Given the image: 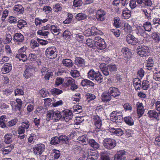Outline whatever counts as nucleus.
I'll return each mask as SVG.
<instances>
[{
  "label": "nucleus",
  "instance_id": "f257e3e1",
  "mask_svg": "<svg viewBox=\"0 0 160 160\" xmlns=\"http://www.w3.org/2000/svg\"><path fill=\"white\" fill-rule=\"evenodd\" d=\"M104 64H101L100 65V68L103 74L105 76H108L109 73H114L117 71V65L114 64H109L105 66Z\"/></svg>",
  "mask_w": 160,
  "mask_h": 160
},
{
  "label": "nucleus",
  "instance_id": "f03ea898",
  "mask_svg": "<svg viewBox=\"0 0 160 160\" xmlns=\"http://www.w3.org/2000/svg\"><path fill=\"white\" fill-rule=\"evenodd\" d=\"M87 76L90 79L95 80L99 83L102 81L103 78L101 73L98 71L95 72L93 69L89 71L87 73Z\"/></svg>",
  "mask_w": 160,
  "mask_h": 160
},
{
  "label": "nucleus",
  "instance_id": "7ed1b4c3",
  "mask_svg": "<svg viewBox=\"0 0 160 160\" xmlns=\"http://www.w3.org/2000/svg\"><path fill=\"white\" fill-rule=\"evenodd\" d=\"M62 112H60L58 111H50L47 114L46 120L49 121L52 120L57 122L62 118Z\"/></svg>",
  "mask_w": 160,
  "mask_h": 160
},
{
  "label": "nucleus",
  "instance_id": "20e7f679",
  "mask_svg": "<svg viewBox=\"0 0 160 160\" xmlns=\"http://www.w3.org/2000/svg\"><path fill=\"white\" fill-rule=\"evenodd\" d=\"M62 86L65 88H68L70 86L71 89L72 90L76 89L78 88L75 84V80L70 77L64 80Z\"/></svg>",
  "mask_w": 160,
  "mask_h": 160
},
{
  "label": "nucleus",
  "instance_id": "39448f33",
  "mask_svg": "<svg viewBox=\"0 0 160 160\" xmlns=\"http://www.w3.org/2000/svg\"><path fill=\"white\" fill-rule=\"evenodd\" d=\"M58 51L55 47H50L45 51V55L47 57L50 59L55 58L57 56Z\"/></svg>",
  "mask_w": 160,
  "mask_h": 160
},
{
  "label": "nucleus",
  "instance_id": "423d86ee",
  "mask_svg": "<svg viewBox=\"0 0 160 160\" xmlns=\"http://www.w3.org/2000/svg\"><path fill=\"white\" fill-rule=\"evenodd\" d=\"M34 69V67L31 64L27 63L25 64V70L24 72L23 76L26 79L30 78L32 75V72Z\"/></svg>",
  "mask_w": 160,
  "mask_h": 160
},
{
  "label": "nucleus",
  "instance_id": "0eeeda50",
  "mask_svg": "<svg viewBox=\"0 0 160 160\" xmlns=\"http://www.w3.org/2000/svg\"><path fill=\"white\" fill-rule=\"evenodd\" d=\"M137 50L138 55L141 57L147 56L149 54L150 49L148 46H138Z\"/></svg>",
  "mask_w": 160,
  "mask_h": 160
},
{
  "label": "nucleus",
  "instance_id": "6e6552de",
  "mask_svg": "<svg viewBox=\"0 0 160 160\" xmlns=\"http://www.w3.org/2000/svg\"><path fill=\"white\" fill-rule=\"evenodd\" d=\"M116 144L115 140L110 138H106L103 141V144L104 147L108 149H111L113 148Z\"/></svg>",
  "mask_w": 160,
  "mask_h": 160
},
{
  "label": "nucleus",
  "instance_id": "1a4fd4ad",
  "mask_svg": "<svg viewBox=\"0 0 160 160\" xmlns=\"http://www.w3.org/2000/svg\"><path fill=\"white\" fill-rule=\"evenodd\" d=\"M96 47L100 50H103L106 48V44L104 40L99 37H96L94 40Z\"/></svg>",
  "mask_w": 160,
  "mask_h": 160
},
{
  "label": "nucleus",
  "instance_id": "9d476101",
  "mask_svg": "<svg viewBox=\"0 0 160 160\" xmlns=\"http://www.w3.org/2000/svg\"><path fill=\"white\" fill-rule=\"evenodd\" d=\"M13 40L15 43L17 45H20L25 40L24 36L20 32L15 33L13 36Z\"/></svg>",
  "mask_w": 160,
  "mask_h": 160
},
{
  "label": "nucleus",
  "instance_id": "9b49d317",
  "mask_svg": "<svg viewBox=\"0 0 160 160\" xmlns=\"http://www.w3.org/2000/svg\"><path fill=\"white\" fill-rule=\"evenodd\" d=\"M45 145L42 143L37 144L33 148L34 153L39 156H40L45 151Z\"/></svg>",
  "mask_w": 160,
  "mask_h": 160
},
{
  "label": "nucleus",
  "instance_id": "f8f14e48",
  "mask_svg": "<svg viewBox=\"0 0 160 160\" xmlns=\"http://www.w3.org/2000/svg\"><path fill=\"white\" fill-rule=\"evenodd\" d=\"M119 114V113L116 111H114L112 112L110 114L111 120L116 123H121L122 120V117Z\"/></svg>",
  "mask_w": 160,
  "mask_h": 160
},
{
  "label": "nucleus",
  "instance_id": "ddd939ff",
  "mask_svg": "<svg viewBox=\"0 0 160 160\" xmlns=\"http://www.w3.org/2000/svg\"><path fill=\"white\" fill-rule=\"evenodd\" d=\"M72 117V113L70 111L66 110L62 112L61 119L66 122H68L71 120Z\"/></svg>",
  "mask_w": 160,
  "mask_h": 160
},
{
  "label": "nucleus",
  "instance_id": "4468645a",
  "mask_svg": "<svg viewBox=\"0 0 160 160\" xmlns=\"http://www.w3.org/2000/svg\"><path fill=\"white\" fill-rule=\"evenodd\" d=\"M106 12L103 10L99 9L98 10L96 14V17L98 21H103L105 19Z\"/></svg>",
  "mask_w": 160,
  "mask_h": 160
},
{
  "label": "nucleus",
  "instance_id": "2eb2a0df",
  "mask_svg": "<svg viewBox=\"0 0 160 160\" xmlns=\"http://www.w3.org/2000/svg\"><path fill=\"white\" fill-rule=\"evenodd\" d=\"M136 107L137 110V113L139 118L142 117L144 112V108L143 104L139 102H137Z\"/></svg>",
  "mask_w": 160,
  "mask_h": 160
},
{
  "label": "nucleus",
  "instance_id": "dca6fc26",
  "mask_svg": "<svg viewBox=\"0 0 160 160\" xmlns=\"http://www.w3.org/2000/svg\"><path fill=\"white\" fill-rule=\"evenodd\" d=\"M93 120L94 124L98 129H101L102 125V121L100 118L97 115L93 116Z\"/></svg>",
  "mask_w": 160,
  "mask_h": 160
},
{
  "label": "nucleus",
  "instance_id": "f3484780",
  "mask_svg": "<svg viewBox=\"0 0 160 160\" xmlns=\"http://www.w3.org/2000/svg\"><path fill=\"white\" fill-rule=\"evenodd\" d=\"M126 39L128 43L132 45H136L138 43V39L131 34H129L126 37Z\"/></svg>",
  "mask_w": 160,
  "mask_h": 160
},
{
  "label": "nucleus",
  "instance_id": "a211bd4d",
  "mask_svg": "<svg viewBox=\"0 0 160 160\" xmlns=\"http://www.w3.org/2000/svg\"><path fill=\"white\" fill-rule=\"evenodd\" d=\"M109 131L111 134H113L118 136H122L124 134V131L120 128H110Z\"/></svg>",
  "mask_w": 160,
  "mask_h": 160
},
{
  "label": "nucleus",
  "instance_id": "6ab92c4d",
  "mask_svg": "<svg viewBox=\"0 0 160 160\" xmlns=\"http://www.w3.org/2000/svg\"><path fill=\"white\" fill-rule=\"evenodd\" d=\"M139 6L142 7L151 6L152 5L151 0H136Z\"/></svg>",
  "mask_w": 160,
  "mask_h": 160
},
{
  "label": "nucleus",
  "instance_id": "aec40b11",
  "mask_svg": "<svg viewBox=\"0 0 160 160\" xmlns=\"http://www.w3.org/2000/svg\"><path fill=\"white\" fill-rule=\"evenodd\" d=\"M108 92L111 96L114 98L120 95V92L118 89L115 87H110L108 90Z\"/></svg>",
  "mask_w": 160,
  "mask_h": 160
},
{
  "label": "nucleus",
  "instance_id": "412c9836",
  "mask_svg": "<svg viewBox=\"0 0 160 160\" xmlns=\"http://www.w3.org/2000/svg\"><path fill=\"white\" fill-rule=\"evenodd\" d=\"M74 64L78 67L83 68L85 66L84 60L80 57H77L74 60Z\"/></svg>",
  "mask_w": 160,
  "mask_h": 160
},
{
  "label": "nucleus",
  "instance_id": "4be33fe9",
  "mask_svg": "<svg viewBox=\"0 0 160 160\" xmlns=\"http://www.w3.org/2000/svg\"><path fill=\"white\" fill-rule=\"evenodd\" d=\"M14 13L17 15L22 14L24 11V8L21 5H17L13 8Z\"/></svg>",
  "mask_w": 160,
  "mask_h": 160
},
{
  "label": "nucleus",
  "instance_id": "5701e85b",
  "mask_svg": "<svg viewBox=\"0 0 160 160\" xmlns=\"http://www.w3.org/2000/svg\"><path fill=\"white\" fill-rule=\"evenodd\" d=\"M125 154V152L124 150H121L118 152L114 156V160H124L125 157L124 156Z\"/></svg>",
  "mask_w": 160,
  "mask_h": 160
},
{
  "label": "nucleus",
  "instance_id": "b1692460",
  "mask_svg": "<svg viewBox=\"0 0 160 160\" xmlns=\"http://www.w3.org/2000/svg\"><path fill=\"white\" fill-rule=\"evenodd\" d=\"M141 81L139 78H134L133 81V85L136 90H139L141 88Z\"/></svg>",
  "mask_w": 160,
  "mask_h": 160
},
{
  "label": "nucleus",
  "instance_id": "393cba45",
  "mask_svg": "<svg viewBox=\"0 0 160 160\" xmlns=\"http://www.w3.org/2000/svg\"><path fill=\"white\" fill-rule=\"evenodd\" d=\"M12 69L11 64L9 63L5 64L3 67L2 68V71L3 73H7L9 72Z\"/></svg>",
  "mask_w": 160,
  "mask_h": 160
},
{
  "label": "nucleus",
  "instance_id": "a878e982",
  "mask_svg": "<svg viewBox=\"0 0 160 160\" xmlns=\"http://www.w3.org/2000/svg\"><path fill=\"white\" fill-rule=\"evenodd\" d=\"M112 98L109 92H105L102 93L101 95V99L104 102H109L111 99Z\"/></svg>",
  "mask_w": 160,
  "mask_h": 160
},
{
  "label": "nucleus",
  "instance_id": "bb28decb",
  "mask_svg": "<svg viewBox=\"0 0 160 160\" xmlns=\"http://www.w3.org/2000/svg\"><path fill=\"white\" fill-rule=\"evenodd\" d=\"M148 116L150 118H154L158 121L160 119L159 115L156 111L150 110H149L147 113Z\"/></svg>",
  "mask_w": 160,
  "mask_h": 160
},
{
  "label": "nucleus",
  "instance_id": "cd10ccee",
  "mask_svg": "<svg viewBox=\"0 0 160 160\" xmlns=\"http://www.w3.org/2000/svg\"><path fill=\"white\" fill-rule=\"evenodd\" d=\"M62 63L64 66L70 68L72 67L74 63L73 61L70 59H63Z\"/></svg>",
  "mask_w": 160,
  "mask_h": 160
},
{
  "label": "nucleus",
  "instance_id": "c85d7f7f",
  "mask_svg": "<svg viewBox=\"0 0 160 160\" xmlns=\"http://www.w3.org/2000/svg\"><path fill=\"white\" fill-rule=\"evenodd\" d=\"M88 144L94 149H97L99 147V144L93 139H88Z\"/></svg>",
  "mask_w": 160,
  "mask_h": 160
},
{
  "label": "nucleus",
  "instance_id": "c756f323",
  "mask_svg": "<svg viewBox=\"0 0 160 160\" xmlns=\"http://www.w3.org/2000/svg\"><path fill=\"white\" fill-rule=\"evenodd\" d=\"M15 58L20 61L26 62L28 60V57L26 54L23 53H19L16 55Z\"/></svg>",
  "mask_w": 160,
  "mask_h": 160
},
{
  "label": "nucleus",
  "instance_id": "7c9ffc66",
  "mask_svg": "<svg viewBox=\"0 0 160 160\" xmlns=\"http://www.w3.org/2000/svg\"><path fill=\"white\" fill-rule=\"evenodd\" d=\"M50 30L52 32L54 33L55 35L59 34L61 31V30L58 28V27L56 25L51 26Z\"/></svg>",
  "mask_w": 160,
  "mask_h": 160
},
{
  "label": "nucleus",
  "instance_id": "2f4dec72",
  "mask_svg": "<svg viewBox=\"0 0 160 160\" xmlns=\"http://www.w3.org/2000/svg\"><path fill=\"white\" fill-rule=\"evenodd\" d=\"M12 135L11 133H8L5 134L4 136V142L7 144L11 143L12 142Z\"/></svg>",
  "mask_w": 160,
  "mask_h": 160
},
{
  "label": "nucleus",
  "instance_id": "473e14b6",
  "mask_svg": "<svg viewBox=\"0 0 160 160\" xmlns=\"http://www.w3.org/2000/svg\"><path fill=\"white\" fill-rule=\"evenodd\" d=\"M78 140L83 144L87 145L88 143V137L86 135L80 136L78 138Z\"/></svg>",
  "mask_w": 160,
  "mask_h": 160
},
{
  "label": "nucleus",
  "instance_id": "72a5a7b5",
  "mask_svg": "<svg viewBox=\"0 0 160 160\" xmlns=\"http://www.w3.org/2000/svg\"><path fill=\"white\" fill-rule=\"evenodd\" d=\"M145 30L143 28L138 27L135 30L136 33L139 36H144L145 34Z\"/></svg>",
  "mask_w": 160,
  "mask_h": 160
},
{
  "label": "nucleus",
  "instance_id": "f704fd0d",
  "mask_svg": "<svg viewBox=\"0 0 160 160\" xmlns=\"http://www.w3.org/2000/svg\"><path fill=\"white\" fill-rule=\"evenodd\" d=\"M81 85L83 86H94V84L91 81L88 79H85L82 80L81 83Z\"/></svg>",
  "mask_w": 160,
  "mask_h": 160
},
{
  "label": "nucleus",
  "instance_id": "c9c22d12",
  "mask_svg": "<svg viewBox=\"0 0 160 160\" xmlns=\"http://www.w3.org/2000/svg\"><path fill=\"white\" fill-rule=\"evenodd\" d=\"M153 66V61L152 58L149 57L147 61L146 67L147 69L148 70H151L152 69V67Z\"/></svg>",
  "mask_w": 160,
  "mask_h": 160
},
{
  "label": "nucleus",
  "instance_id": "e433bc0d",
  "mask_svg": "<svg viewBox=\"0 0 160 160\" xmlns=\"http://www.w3.org/2000/svg\"><path fill=\"white\" fill-rule=\"evenodd\" d=\"M87 18V15L82 13H79L77 14L75 17L76 20L78 21H81L84 20L86 19Z\"/></svg>",
  "mask_w": 160,
  "mask_h": 160
},
{
  "label": "nucleus",
  "instance_id": "4c0bfd02",
  "mask_svg": "<svg viewBox=\"0 0 160 160\" xmlns=\"http://www.w3.org/2000/svg\"><path fill=\"white\" fill-rule=\"evenodd\" d=\"M17 27L19 29H21L27 25L26 22L22 19H20L18 21Z\"/></svg>",
  "mask_w": 160,
  "mask_h": 160
},
{
  "label": "nucleus",
  "instance_id": "58836bf2",
  "mask_svg": "<svg viewBox=\"0 0 160 160\" xmlns=\"http://www.w3.org/2000/svg\"><path fill=\"white\" fill-rule=\"evenodd\" d=\"M14 148V146L12 145L5 147L3 148L2 153L4 154H8Z\"/></svg>",
  "mask_w": 160,
  "mask_h": 160
},
{
  "label": "nucleus",
  "instance_id": "ea45409f",
  "mask_svg": "<svg viewBox=\"0 0 160 160\" xmlns=\"http://www.w3.org/2000/svg\"><path fill=\"white\" fill-rule=\"evenodd\" d=\"M124 120L126 123L129 126H132L133 125V120L131 117H126L124 118Z\"/></svg>",
  "mask_w": 160,
  "mask_h": 160
},
{
  "label": "nucleus",
  "instance_id": "a19ab883",
  "mask_svg": "<svg viewBox=\"0 0 160 160\" xmlns=\"http://www.w3.org/2000/svg\"><path fill=\"white\" fill-rule=\"evenodd\" d=\"M36 139V135L34 134H31L28 138V142L29 145L32 144Z\"/></svg>",
  "mask_w": 160,
  "mask_h": 160
},
{
  "label": "nucleus",
  "instance_id": "79ce46f5",
  "mask_svg": "<svg viewBox=\"0 0 160 160\" xmlns=\"http://www.w3.org/2000/svg\"><path fill=\"white\" fill-rule=\"evenodd\" d=\"M141 88L144 90H147L149 88V82L146 80H143L142 83Z\"/></svg>",
  "mask_w": 160,
  "mask_h": 160
},
{
  "label": "nucleus",
  "instance_id": "37998d69",
  "mask_svg": "<svg viewBox=\"0 0 160 160\" xmlns=\"http://www.w3.org/2000/svg\"><path fill=\"white\" fill-rule=\"evenodd\" d=\"M82 111V108L81 106L76 105L73 106V112L75 114L79 113Z\"/></svg>",
  "mask_w": 160,
  "mask_h": 160
},
{
  "label": "nucleus",
  "instance_id": "c03bdc74",
  "mask_svg": "<svg viewBox=\"0 0 160 160\" xmlns=\"http://www.w3.org/2000/svg\"><path fill=\"white\" fill-rule=\"evenodd\" d=\"M123 30L125 32L130 33L132 31V28L128 23H125L123 26Z\"/></svg>",
  "mask_w": 160,
  "mask_h": 160
},
{
  "label": "nucleus",
  "instance_id": "a18cd8bd",
  "mask_svg": "<svg viewBox=\"0 0 160 160\" xmlns=\"http://www.w3.org/2000/svg\"><path fill=\"white\" fill-rule=\"evenodd\" d=\"M131 12L129 10H123L122 12V16L125 19H128L131 16Z\"/></svg>",
  "mask_w": 160,
  "mask_h": 160
},
{
  "label": "nucleus",
  "instance_id": "49530a36",
  "mask_svg": "<svg viewBox=\"0 0 160 160\" xmlns=\"http://www.w3.org/2000/svg\"><path fill=\"white\" fill-rule=\"evenodd\" d=\"M143 27L145 31L150 32L152 28L151 23L149 22H146L143 25Z\"/></svg>",
  "mask_w": 160,
  "mask_h": 160
},
{
  "label": "nucleus",
  "instance_id": "de8ad7c7",
  "mask_svg": "<svg viewBox=\"0 0 160 160\" xmlns=\"http://www.w3.org/2000/svg\"><path fill=\"white\" fill-rule=\"evenodd\" d=\"M70 73L71 76L74 78L78 77L80 75L79 72L77 70H71L70 71Z\"/></svg>",
  "mask_w": 160,
  "mask_h": 160
},
{
  "label": "nucleus",
  "instance_id": "09e8293b",
  "mask_svg": "<svg viewBox=\"0 0 160 160\" xmlns=\"http://www.w3.org/2000/svg\"><path fill=\"white\" fill-rule=\"evenodd\" d=\"M30 46L32 49H34L35 48H38L39 46L37 41L34 39L31 40L30 42Z\"/></svg>",
  "mask_w": 160,
  "mask_h": 160
},
{
  "label": "nucleus",
  "instance_id": "8fccbe9b",
  "mask_svg": "<svg viewBox=\"0 0 160 160\" xmlns=\"http://www.w3.org/2000/svg\"><path fill=\"white\" fill-rule=\"evenodd\" d=\"M100 160H110L108 154L105 152H102L101 153Z\"/></svg>",
  "mask_w": 160,
  "mask_h": 160
},
{
  "label": "nucleus",
  "instance_id": "3c124183",
  "mask_svg": "<svg viewBox=\"0 0 160 160\" xmlns=\"http://www.w3.org/2000/svg\"><path fill=\"white\" fill-rule=\"evenodd\" d=\"M48 21V19L45 18L43 19H40L39 18H36L35 20V24L36 26L41 24L42 23H44Z\"/></svg>",
  "mask_w": 160,
  "mask_h": 160
},
{
  "label": "nucleus",
  "instance_id": "603ef678",
  "mask_svg": "<svg viewBox=\"0 0 160 160\" xmlns=\"http://www.w3.org/2000/svg\"><path fill=\"white\" fill-rule=\"evenodd\" d=\"M60 142L59 137H58L56 136L51 138L50 143L52 144L56 145L59 143Z\"/></svg>",
  "mask_w": 160,
  "mask_h": 160
},
{
  "label": "nucleus",
  "instance_id": "864d4df0",
  "mask_svg": "<svg viewBox=\"0 0 160 160\" xmlns=\"http://www.w3.org/2000/svg\"><path fill=\"white\" fill-rule=\"evenodd\" d=\"M114 25L117 28H119L121 26V23L120 18L118 17H115L113 19Z\"/></svg>",
  "mask_w": 160,
  "mask_h": 160
},
{
  "label": "nucleus",
  "instance_id": "5fc2aeb1",
  "mask_svg": "<svg viewBox=\"0 0 160 160\" xmlns=\"http://www.w3.org/2000/svg\"><path fill=\"white\" fill-rule=\"evenodd\" d=\"M92 33H93V35H101L102 33V31L99 29H98L96 27H92Z\"/></svg>",
  "mask_w": 160,
  "mask_h": 160
},
{
  "label": "nucleus",
  "instance_id": "6e6d98bb",
  "mask_svg": "<svg viewBox=\"0 0 160 160\" xmlns=\"http://www.w3.org/2000/svg\"><path fill=\"white\" fill-rule=\"evenodd\" d=\"M152 38L154 40L155 42H158L160 40V37L158 34L154 32L152 34Z\"/></svg>",
  "mask_w": 160,
  "mask_h": 160
},
{
  "label": "nucleus",
  "instance_id": "4d7b16f0",
  "mask_svg": "<svg viewBox=\"0 0 160 160\" xmlns=\"http://www.w3.org/2000/svg\"><path fill=\"white\" fill-rule=\"evenodd\" d=\"M51 92L53 95H59L62 93V91L58 88H54L51 90Z\"/></svg>",
  "mask_w": 160,
  "mask_h": 160
},
{
  "label": "nucleus",
  "instance_id": "13d9d810",
  "mask_svg": "<svg viewBox=\"0 0 160 160\" xmlns=\"http://www.w3.org/2000/svg\"><path fill=\"white\" fill-rule=\"evenodd\" d=\"M1 92L3 95L7 96L10 95L11 94L12 91L10 89L8 88H7L2 90L1 91Z\"/></svg>",
  "mask_w": 160,
  "mask_h": 160
},
{
  "label": "nucleus",
  "instance_id": "bf43d9fd",
  "mask_svg": "<svg viewBox=\"0 0 160 160\" xmlns=\"http://www.w3.org/2000/svg\"><path fill=\"white\" fill-rule=\"evenodd\" d=\"M30 126V123L28 120H25L21 123V126L23 128L25 129H27Z\"/></svg>",
  "mask_w": 160,
  "mask_h": 160
},
{
  "label": "nucleus",
  "instance_id": "052dcab7",
  "mask_svg": "<svg viewBox=\"0 0 160 160\" xmlns=\"http://www.w3.org/2000/svg\"><path fill=\"white\" fill-rule=\"evenodd\" d=\"M74 38L78 42L82 41L83 39V36L81 34H75L74 35Z\"/></svg>",
  "mask_w": 160,
  "mask_h": 160
},
{
  "label": "nucleus",
  "instance_id": "680f3d73",
  "mask_svg": "<svg viewBox=\"0 0 160 160\" xmlns=\"http://www.w3.org/2000/svg\"><path fill=\"white\" fill-rule=\"evenodd\" d=\"M60 141L64 143H67L69 142L68 138L66 136H61L59 137Z\"/></svg>",
  "mask_w": 160,
  "mask_h": 160
},
{
  "label": "nucleus",
  "instance_id": "e2e57ef3",
  "mask_svg": "<svg viewBox=\"0 0 160 160\" xmlns=\"http://www.w3.org/2000/svg\"><path fill=\"white\" fill-rule=\"evenodd\" d=\"M83 34L84 35L87 37L93 35V33H92V28H91V29L90 28H88L84 31L83 32Z\"/></svg>",
  "mask_w": 160,
  "mask_h": 160
},
{
  "label": "nucleus",
  "instance_id": "0e129e2a",
  "mask_svg": "<svg viewBox=\"0 0 160 160\" xmlns=\"http://www.w3.org/2000/svg\"><path fill=\"white\" fill-rule=\"evenodd\" d=\"M82 4V0H74L73 1V6L76 7L81 6Z\"/></svg>",
  "mask_w": 160,
  "mask_h": 160
},
{
  "label": "nucleus",
  "instance_id": "69168bd1",
  "mask_svg": "<svg viewBox=\"0 0 160 160\" xmlns=\"http://www.w3.org/2000/svg\"><path fill=\"white\" fill-rule=\"evenodd\" d=\"M8 22L11 24H15L18 22L17 18L13 16H10L8 19Z\"/></svg>",
  "mask_w": 160,
  "mask_h": 160
},
{
  "label": "nucleus",
  "instance_id": "338daca9",
  "mask_svg": "<svg viewBox=\"0 0 160 160\" xmlns=\"http://www.w3.org/2000/svg\"><path fill=\"white\" fill-rule=\"evenodd\" d=\"M39 93L41 95V96L42 97H47V95L49 94L48 92L44 88L41 89L39 91Z\"/></svg>",
  "mask_w": 160,
  "mask_h": 160
},
{
  "label": "nucleus",
  "instance_id": "774afa93",
  "mask_svg": "<svg viewBox=\"0 0 160 160\" xmlns=\"http://www.w3.org/2000/svg\"><path fill=\"white\" fill-rule=\"evenodd\" d=\"M153 78L156 81L160 82V71L154 73Z\"/></svg>",
  "mask_w": 160,
  "mask_h": 160
}]
</instances>
